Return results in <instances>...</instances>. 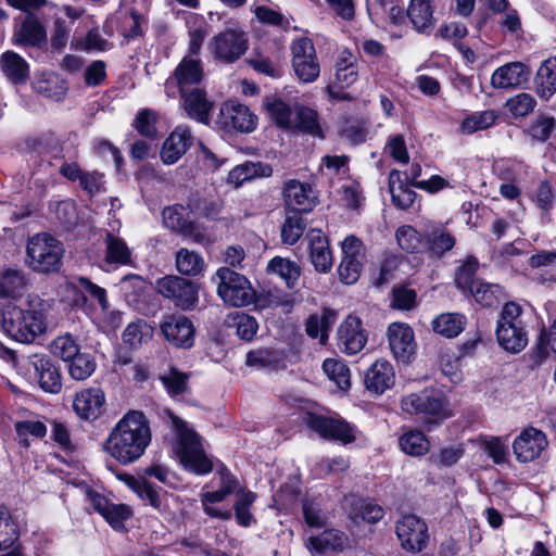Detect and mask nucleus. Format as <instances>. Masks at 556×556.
Segmentation results:
<instances>
[{"label": "nucleus", "mask_w": 556, "mask_h": 556, "mask_svg": "<svg viewBox=\"0 0 556 556\" xmlns=\"http://www.w3.org/2000/svg\"><path fill=\"white\" fill-rule=\"evenodd\" d=\"M346 535L339 530H326L317 536H311L307 540V547L317 553L328 551H342L345 546Z\"/></svg>", "instance_id": "58836bf2"}, {"label": "nucleus", "mask_w": 556, "mask_h": 556, "mask_svg": "<svg viewBox=\"0 0 556 556\" xmlns=\"http://www.w3.org/2000/svg\"><path fill=\"white\" fill-rule=\"evenodd\" d=\"M227 496H228V494L220 488L213 492L203 493L201 495V503H202L204 511L208 516L214 517V518H219V519H224V520L230 519L231 518L230 510L222 511L212 506V504H214V503L224 501Z\"/></svg>", "instance_id": "680f3d73"}, {"label": "nucleus", "mask_w": 556, "mask_h": 556, "mask_svg": "<svg viewBox=\"0 0 556 556\" xmlns=\"http://www.w3.org/2000/svg\"><path fill=\"white\" fill-rule=\"evenodd\" d=\"M160 380L172 396L184 394L188 390V375L176 368H170Z\"/></svg>", "instance_id": "052dcab7"}, {"label": "nucleus", "mask_w": 556, "mask_h": 556, "mask_svg": "<svg viewBox=\"0 0 556 556\" xmlns=\"http://www.w3.org/2000/svg\"><path fill=\"white\" fill-rule=\"evenodd\" d=\"M286 205L294 212H309L315 206V195L308 184L290 179L283 187Z\"/></svg>", "instance_id": "aec40b11"}, {"label": "nucleus", "mask_w": 556, "mask_h": 556, "mask_svg": "<svg viewBox=\"0 0 556 556\" xmlns=\"http://www.w3.org/2000/svg\"><path fill=\"white\" fill-rule=\"evenodd\" d=\"M345 505L349 507L350 517L355 522L366 521L376 523L384 515L383 508L380 505L354 495L345 498Z\"/></svg>", "instance_id": "c85d7f7f"}, {"label": "nucleus", "mask_w": 556, "mask_h": 556, "mask_svg": "<svg viewBox=\"0 0 556 556\" xmlns=\"http://www.w3.org/2000/svg\"><path fill=\"white\" fill-rule=\"evenodd\" d=\"M151 429L144 414L130 410L113 427L104 450L122 465L138 460L151 442Z\"/></svg>", "instance_id": "f257e3e1"}, {"label": "nucleus", "mask_w": 556, "mask_h": 556, "mask_svg": "<svg viewBox=\"0 0 556 556\" xmlns=\"http://www.w3.org/2000/svg\"><path fill=\"white\" fill-rule=\"evenodd\" d=\"M227 324L229 327H235L238 337L245 341H251L258 329L256 319L244 313L237 312L228 315Z\"/></svg>", "instance_id": "09e8293b"}, {"label": "nucleus", "mask_w": 556, "mask_h": 556, "mask_svg": "<svg viewBox=\"0 0 556 556\" xmlns=\"http://www.w3.org/2000/svg\"><path fill=\"white\" fill-rule=\"evenodd\" d=\"M155 123L156 113L150 109H143L138 113L134 121V127L140 135L152 138L156 134Z\"/></svg>", "instance_id": "69168bd1"}, {"label": "nucleus", "mask_w": 556, "mask_h": 556, "mask_svg": "<svg viewBox=\"0 0 556 556\" xmlns=\"http://www.w3.org/2000/svg\"><path fill=\"white\" fill-rule=\"evenodd\" d=\"M396 240L400 248L408 253L424 251L425 240L420 233L412 226H402L396 230Z\"/></svg>", "instance_id": "603ef678"}, {"label": "nucleus", "mask_w": 556, "mask_h": 556, "mask_svg": "<svg viewBox=\"0 0 556 556\" xmlns=\"http://www.w3.org/2000/svg\"><path fill=\"white\" fill-rule=\"evenodd\" d=\"M255 500L256 495L252 491H241L238 493L233 509L237 521L240 526L249 527L254 521V518L250 513V506Z\"/></svg>", "instance_id": "4d7b16f0"}, {"label": "nucleus", "mask_w": 556, "mask_h": 556, "mask_svg": "<svg viewBox=\"0 0 556 556\" xmlns=\"http://www.w3.org/2000/svg\"><path fill=\"white\" fill-rule=\"evenodd\" d=\"M216 277L218 279L217 293L226 304L239 307L252 303L254 291L243 275L228 267H220Z\"/></svg>", "instance_id": "423d86ee"}, {"label": "nucleus", "mask_w": 556, "mask_h": 556, "mask_svg": "<svg viewBox=\"0 0 556 556\" xmlns=\"http://www.w3.org/2000/svg\"><path fill=\"white\" fill-rule=\"evenodd\" d=\"M547 446L545 434L534 428L525 429L514 441V453L519 462H532Z\"/></svg>", "instance_id": "f3484780"}, {"label": "nucleus", "mask_w": 556, "mask_h": 556, "mask_svg": "<svg viewBox=\"0 0 556 556\" xmlns=\"http://www.w3.org/2000/svg\"><path fill=\"white\" fill-rule=\"evenodd\" d=\"M150 336L144 321L130 323L123 332V341L130 348H138Z\"/></svg>", "instance_id": "0e129e2a"}, {"label": "nucleus", "mask_w": 556, "mask_h": 556, "mask_svg": "<svg viewBox=\"0 0 556 556\" xmlns=\"http://www.w3.org/2000/svg\"><path fill=\"white\" fill-rule=\"evenodd\" d=\"M469 293L475 298L476 302L485 307L495 306L505 298L501 286L482 281Z\"/></svg>", "instance_id": "49530a36"}, {"label": "nucleus", "mask_w": 556, "mask_h": 556, "mask_svg": "<svg viewBox=\"0 0 556 556\" xmlns=\"http://www.w3.org/2000/svg\"><path fill=\"white\" fill-rule=\"evenodd\" d=\"M406 15L417 31H426L434 26L430 0H410Z\"/></svg>", "instance_id": "f704fd0d"}, {"label": "nucleus", "mask_w": 556, "mask_h": 556, "mask_svg": "<svg viewBox=\"0 0 556 556\" xmlns=\"http://www.w3.org/2000/svg\"><path fill=\"white\" fill-rule=\"evenodd\" d=\"M256 122L257 117L241 103L226 101L220 106L218 123L226 129L251 132L255 129Z\"/></svg>", "instance_id": "ddd939ff"}, {"label": "nucleus", "mask_w": 556, "mask_h": 556, "mask_svg": "<svg viewBox=\"0 0 556 556\" xmlns=\"http://www.w3.org/2000/svg\"><path fill=\"white\" fill-rule=\"evenodd\" d=\"M247 34L239 28H227L207 42V50L217 61L233 63L248 50Z\"/></svg>", "instance_id": "0eeeda50"}, {"label": "nucleus", "mask_w": 556, "mask_h": 556, "mask_svg": "<svg viewBox=\"0 0 556 556\" xmlns=\"http://www.w3.org/2000/svg\"><path fill=\"white\" fill-rule=\"evenodd\" d=\"M337 314L334 311L325 308L321 315H312L306 321V333L313 339H319V343L325 344L328 339V332L336 323Z\"/></svg>", "instance_id": "ea45409f"}, {"label": "nucleus", "mask_w": 556, "mask_h": 556, "mask_svg": "<svg viewBox=\"0 0 556 556\" xmlns=\"http://www.w3.org/2000/svg\"><path fill=\"white\" fill-rule=\"evenodd\" d=\"M293 129L323 137L318 114L313 109L298 105L293 117Z\"/></svg>", "instance_id": "c03bdc74"}, {"label": "nucleus", "mask_w": 556, "mask_h": 556, "mask_svg": "<svg viewBox=\"0 0 556 556\" xmlns=\"http://www.w3.org/2000/svg\"><path fill=\"white\" fill-rule=\"evenodd\" d=\"M388 341L393 356L400 362L407 363L415 354L414 331L406 324H391L388 328Z\"/></svg>", "instance_id": "dca6fc26"}, {"label": "nucleus", "mask_w": 556, "mask_h": 556, "mask_svg": "<svg viewBox=\"0 0 556 556\" xmlns=\"http://www.w3.org/2000/svg\"><path fill=\"white\" fill-rule=\"evenodd\" d=\"M323 370L341 390L350 388V369L343 362L327 358L323 363Z\"/></svg>", "instance_id": "3c124183"}, {"label": "nucleus", "mask_w": 556, "mask_h": 556, "mask_svg": "<svg viewBox=\"0 0 556 556\" xmlns=\"http://www.w3.org/2000/svg\"><path fill=\"white\" fill-rule=\"evenodd\" d=\"M182 108L189 117L208 124L210 113L214 103L207 98L205 90L191 88L180 91Z\"/></svg>", "instance_id": "6ab92c4d"}, {"label": "nucleus", "mask_w": 556, "mask_h": 556, "mask_svg": "<svg viewBox=\"0 0 556 556\" xmlns=\"http://www.w3.org/2000/svg\"><path fill=\"white\" fill-rule=\"evenodd\" d=\"M267 269L282 278L289 288L295 286L301 274L296 263L282 257H274L270 260Z\"/></svg>", "instance_id": "de8ad7c7"}, {"label": "nucleus", "mask_w": 556, "mask_h": 556, "mask_svg": "<svg viewBox=\"0 0 556 556\" xmlns=\"http://www.w3.org/2000/svg\"><path fill=\"white\" fill-rule=\"evenodd\" d=\"M12 41L16 46L40 48L47 41V33L38 17L29 13L15 29Z\"/></svg>", "instance_id": "412c9836"}, {"label": "nucleus", "mask_w": 556, "mask_h": 556, "mask_svg": "<svg viewBox=\"0 0 556 556\" xmlns=\"http://www.w3.org/2000/svg\"><path fill=\"white\" fill-rule=\"evenodd\" d=\"M401 450L412 456H421L429 451V441L417 430L405 432L399 440Z\"/></svg>", "instance_id": "8fccbe9b"}, {"label": "nucleus", "mask_w": 556, "mask_h": 556, "mask_svg": "<svg viewBox=\"0 0 556 556\" xmlns=\"http://www.w3.org/2000/svg\"><path fill=\"white\" fill-rule=\"evenodd\" d=\"M304 230L305 223L300 215H288L281 228L282 242L290 245L295 244Z\"/></svg>", "instance_id": "bf43d9fd"}, {"label": "nucleus", "mask_w": 556, "mask_h": 556, "mask_svg": "<svg viewBox=\"0 0 556 556\" xmlns=\"http://www.w3.org/2000/svg\"><path fill=\"white\" fill-rule=\"evenodd\" d=\"M556 125L554 117L539 116L530 126L529 134L539 141H545L551 136Z\"/></svg>", "instance_id": "774afa93"}, {"label": "nucleus", "mask_w": 556, "mask_h": 556, "mask_svg": "<svg viewBox=\"0 0 556 556\" xmlns=\"http://www.w3.org/2000/svg\"><path fill=\"white\" fill-rule=\"evenodd\" d=\"M175 262L177 270L185 276H198L205 266L204 260L199 253L185 248L177 251Z\"/></svg>", "instance_id": "37998d69"}, {"label": "nucleus", "mask_w": 556, "mask_h": 556, "mask_svg": "<svg viewBox=\"0 0 556 556\" xmlns=\"http://www.w3.org/2000/svg\"><path fill=\"white\" fill-rule=\"evenodd\" d=\"M263 108L266 110L269 118L276 126L282 129H293V110L282 99L276 96H266L262 102Z\"/></svg>", "instance_id": "2f4dec72"}, {"label": "nucleus", "mask_w": 556, "mask_h": 556, "mask_svg": "<svg viewBox=\"0 0 556 556\" xmlns=\"http://www.w3.org/2000/svg\"><path fill=\"white\" fill-rule=\"evenodd\" d=\"M425 249L431 257L440 258L451 251L455 243V237L445 228L434 227L425 232Z\"/></svg>", "instance_id": "7c9ffc66"}, {"label": "nucleus", "mask_w": 556, "mask_h": 556, "mask_svg": "<svg viewBox=\"0 0 556 556\" xmlns=\"http://www.w3.org/2000/svg\"><path fill=\"white\" fill-rule=\"evenodd\" d=\"M125 481L143 502L150 504L155 509H161L162 505L164 508H169L170 504L175 502L174 496L168 495L166 492H161L147 480L126 476Z\"/></svg>", "instance_id": "a878e982"}, {"label": "nucleus", "mask_w": 556, "mask_h": 556, "mask_svg": "<svg viewBox=\"0 0 556 556\" xmlns=\"http://www.w3.org/2000/svg\"><path fill=\"white\" fill-rule=\"evenodd\" d=\"M2 356L11 359L15 366L26 371L29 378L37 380L39 387L48 393H58L62 388L61 375L51 358L45 354L22 355L0 344Z\"/></svg>", "instance_id": "20e7f679"}, {"label": "nucleus", "mask_w": 556, "mask_h": 556, "mask_svg": "<svg viewBox=\"0 0 556 556\" xmlns=\"http://www.w3.org/2000/svg\"><path fill=\"white\" fill-rule=\"evenodd\" d=\"M306 239L311 262L315 269L319 273H328L332 267L333 258L327 237L318 229H311Z\"/></svg>", "instance_id": "4be33fe9"}, {"label": "nucleus", "mask_w": 556, "mask_h": 556, "mask_svg": "<svg viewBox=\"0 0 556 556\" xmlns=\"http://www.w3.org/2000/svg\"><path fill=\"white\" fill-rule=\"evenodd\" d=\"M203 77L201 62L198 59L185 56L176 67L173 79L179 87V91L190 89L191 85L199 84ZM172 78L167 79L169 83Z\"/></svg>", "instance_id": "c756f323"}, {"label": "nucleus", "mask_w": 556, "mask_h": 556, "mask_svg": "<svg viewBox=\"0 0 556 556\" xmlns=\"http://www.w3.org/2000/svg\"><path fill=\"white\" fill-rule=\"evenodd\" d=\"M395 534L401 547L409 553L424 551L429 541L427 523L413 514L404 515L396 521Z\"/></svg>", "instance_id": "1a4fd4ad"}, {"label": "nucleus", "mask_w": 556, "mask_h": 556, "mask_svg": "<svg viewBox=\"0 0 556 556\" xmlns=\"http://www.w3.org/2000/svg\"><path fill=\"white\" fill-rule=\"evenodd\" d=\"M509 112L516 117H522L530 114L534 106L535 100L529 93H519L509 99L506 103Z\"/></svg>", "instance_id": "338daca9"}, {"label": "nucleus", "mask_w": 556, "mask_h": 556, "mask_svg": "<svg viewBox=\"0 0 556 556\" xmlns=\"http://www.w3.org/2000/svg\"><path fill=\"white\" fill-rule=\"evenodd\" d=\"M496 338L501 346L513 353L523 350L528 342L526 331L518 324L497 326Z\"/></svg>", "instance_id": "72a5a7b5"}, {"label": "nucleus", "mask_w": 556, "mask_h": 556, "mask_svg": "<svg viewBox=\"0 0 556 556\" xmlns=\"http://www.w3.org/2000/svg\"><path fill=\"white\" fill-rule=\"evenodd\" d=\"M496 117V113L491 110L476 113L469 115L463 121L460 129L465 134H473L478 130L486 129L492 126L495 123Z\"/></svg>", "instance_id": "13d9d810"}, {"label": "nucleus", "mask_w": 556, "mask_h": 556, "mask_svg": "<svg viewBox=\"0 0 556 556\" xmlns=\"http://www.w3.org/2000/svg\"><path fill=\"white\" fill-rule=\"evenodd\" d=\"M72 288L79 294H74V304L77 307L86 306L88 298L97 301L102 311L109 308L106 291L85 277H74L71 280Z\"/></svg>", "instance_id": "bb28decb"}, {"label": "nucleus", "mask_w": 556, "mask_h": 556, "mask_svg": "<svg viewBox=\"0 0 556 556\" xmlns=\"http://www.w3.org/2000/svg\"><path fill=\"white\" fill-rule=\"evenodd\" d=\"M34 89L45 98L61 101L67 92V85L58 75L43 74L35 80Z\"/></svg>", "instance_id": "4c0bfd02"}, {"label": "nucleus", "mask_w": 556, "mask_h": 556, "mask_svg": "<svg viewBox=\"0 0 556 556\" xmlns=\"http://www.w3.org/2000/svg\"><path fill=\"white\" fill-rule=\"evenodd\" d=\"M393 366L386 359H377L365 372V387L375 394H382L394 384Z\"/></svg>", "instance_id": "b1692460"}, {"label": "nucleus", "mask_w": 556, "mask_h": 556, "mask_svg": "<svg viewBox=\"0 0 556 556\" xmlns=\"http://www.w3.org/2000/svg\"><path fill=\"white\" fill-rule=\"evenodd\" d=\"M15 431L24 446H28L27 435L43 438L47 433V427L39 420H24L15 424Z\"/></svg>", "instance_id": "e2e57ef3"}, {"label": "nucleus", "mask_w": 556, "mask_h": 556, "mask_svg": "<svg viewBox=\"0 0 556 556\" xmlns=\"http://www.w3.org/2000/svg\"><path fill=\"white\" fill-rule=\"evenodd\" d=\"M367 333L363 329L362 320L349 315L339 326L337 344L340 351L348 355L359 353L366 345Z\"/></svg>", "instance_id": "f8f14e48"}, {"label": "nucleus", "mask_w": 556, "mask_h": 556, "mask_svg": "<svg viewBox=\"0 0 556 556\" xmlns=\"http://www.w3.org/2000/svg\"><path fill=\"white\" fill-rule=\"evenodd\" d=\"M478 269V262L469 257L455 274L456 287L463 292H470L480 281L476 280L475 273Z\"/></svg>", "instance_id": "5fc2aeb1"}, {"label": "nucleus", "mask_w": 556, "mask_h": 556, "mask_svg": "<svg viewBox=\"0 0 556 556\" xmlns=\"http://www.w3.org/2000/svg\"><path fill=\"white\" fill-rule=\"evenodd\" d=\"M161 332L172 345L181 349H190L194 342V326L184 315H168L160 325Z\"/></svg>", "instance_id": "9b49d317"}, {"label": "nucleus", "mask_w": 556, "mask_h": 556, "mask_svg": "<svg viewBox=\"0 0 556 556\" xmlns=\"http://www.w3.org/2000/svg\"><path fill=\"white\" fill-rule=\"evenodd\" d=\"M27 286L25 274L18 269H7L0 275V298L18 299Z\"/></svg>", "instance_id": "e433bc0d"}, {"label": "nucleus", "mask_w": 556, "mask_h": 556, "mask_svg": "<svg viewBox=\"0 0 556 556\" xmlns=\"http://www.w3.org/2000/svg\"><path fill=\"white\" fill-rule=\"evenodd\" d=\"M167 422L177 438L175 452L184 467L197 475L212 471V463L205 456L200 435L189 425L169 410Z\"/></svg>", "instance_id": "f03ea898"}, {"label": "nucleus", "mask_w": 556, "mask_h": 556, "mask_svg": "<svg viewBox=\"0 0 556 556\" xmlns=\"http://www.w3.org/2000/svg\"><path fill=\"white\" fill-rule=\"evenodd\" d=\"M401 407L408 414L445 417L442 396L433 391L425 390L420 393H412L402 399Z\"/></svg>", "instance_id": "2eb2a0df"}, {"label": "nucleus", "mask_w": 556, "mask_h": 556, "mask_svg": "<svg viewBox=\"0 0 556 556\" xmlns=\"http://www.w3.org/2000/svg\"><path fill=\"white\" fill-rule=\"evenodd\" d=\"M51 352L64 362H70L77 356L80 352V348L71 333H65L56 337L51 342Z\"/></svg>", "instance_id": "864d4df0"}, {"label": "nucleus", "mask_w": 556, "mask_h": 556, "mask_svg": "<svg viewBox=\"0 0 556 556\" xmlns=\"http://www.w3.org/2000/svg\"><path fill=\"white\" fill-rule=\"evenodd\" d=\"M2 327L14 340L29 343L46 330L45 314L39 309L8 306L2 314Z\"/></svg>", "instance_id": "39448f33"}, {"label": "nucleus", "mask_w": 556, "mask_h": 556, "mask_svg": "<svg viewBox=\"0 0 556 556\" xmlns=\"http://www.w3.org/2000/svg\"><path fill=\"white\" fill-rule=\"evenodd\" d=\"M292 66L296 77L305 84L315 81L320 74L313 41L307 37L295 39L291 45Z\"/></svg>", "instance_id": "9d476101"}, {"label": "nucleus", "mask_w": 556, "mask_h": 556, "mask_svg": "<svg viewBox=\"0 0 556 556\" xmlns=\"http://www.w3.org/2000/svg\"><path fill=\"white\" fill-rule=\"evenodd\" d=\"M191 141L190 129L187 126H177L163 143L162 162L166 165L175 164L187 152Z\"/></svg>", "instance_id": "5701e85b"}, {"label": "nucleus", "mask_w": 556, "mask_h": 556, "mask_svg": "<svg viewBox=\"0 0 556 556\" xmlns=\"http://www.w3.org/2000/svg\"><path fill=\"white\" fill-rule=\"evenodd\" d=\"M105 404V394L101 388L92 387L78 391L73 401L75 413L85 420L97 419Z\"/></svg>", "instance_id": "a211bd4d"}, {"label": "nucleus", "mask_w": 556, "mask_h": 556, "mask_svg": "<svg viewBox=\"0 0 556 556\" xmlns=\"http://www.w3.org/2000/svg\"><path fill=\"white\" fill-rule=\"evenodd\" d=\"M156 291L182 311L193 309L199 301L198 283L175 275L157 279Z\"/></svg>", "instance_id": "6e6552de"}, {"label": "nucleus", "mask_w": 556, "mask_h": 556, "mask_svg": "<svg viewBox=\"0 0 556 556\" xmlns=\"http://www.w3.org/2000/svg\"><path fill=\"white\" fill-rule=\"evenodd\" d=\"M306 425L309 429L327 440H338L344 444L355 440L353 428L341 419L309 414L306 419Z\"/></svg>", "instance_id": "4468645a"}, {"label": "nucleus", "mask_w": 556, "mask_h": 556, "mask_svg": "<svg viewBox=\"0 0 556 556\" xmlns=\"http://www.w3.org/2000/svg\"><path fill=\"white\" fill-rule=\"evenodd\" d=\"M18 536L17 525L10 513L0 507V551H9L7 556H18Z\"/></svg>", "instance_id": "473e14b6"}, {"label": "nucleus", "mask_w": 556, "mask_h": 556, "mask_svg": "<svg viewBox=\"0 0 556 556\" xmlns=\"http://www.w3.org/2000/svg\"><path fill=\"white\" fill-rule=\"evenodd\" d=\"M530 72L523 63L511 62L495 70L491 84L497 89L515 88L527 81Z\"/></svg>", "instance_id": "393cba45"}, {"label": "nucleus", "mask_w": 556, "mask_h": 556, "mask_svg": "<svg viewBox=\"0 0 556 556\" xmlns=\"http://www.w3.org/2000/svg\"><path fill=\"white\" fill-rule=\"evenodd\" d=\"M534 84L541 98L548 99L556 92V59H547L541 64Z\"/></svg>", "instance_id": "c9c22d12"}, {"label": "nucleus", "mask_w": 556, "mask_h": 556, "mask_svg": "<svg viewBox=\"0 0 556 556\" xmlns=\"http://www.w3.org/2000/svg\"><path fill=\"white\" fill-rule=\"evenodd\" d=\"M465 326V317L460 314H441L432 321L433 330L446 338L458 336Z\"/></svg>", "instance_id": "a18cd8bd"}, {"label": "nucleus", "mask_w": 556, "mask_h": 556, "mask_svg": "<svg viewBox=\"0 0 556 556\" xmlns=\"http://www.w3.org/2000/svg\"><path fill=\"white\" fill-rule=\"evenodd\" d=\"M68 363L70 375L75 380H86L93 374L97 366L94 358L90 354L80 352Z\"/></svg>", "instance_id": "6e6d98bb"}, {"label": "nucleus", "mask_w": 556, "mask_h": 556, "mask_svg": "<svg viewBox=\"0 0 556 556\" xmlns=\"http://www.w3.org/2000/svg\"><path fill=\"white\" fill-rule=\"evenodd\" d=\"M0 71L14 85L25 84L30 74L29 64L18 53L8 50L0 55Z\"/></svg>", "instance_id": "cd10ccee"}, {"label": "nucleus", "mask_w": 556, "mask_h": 556, "mask_svg": "<svg viewBox=\"0 0 556 556\" xmlns=\"http://www.w3.org/2000/svg\"><path fill=\"white\" fill-rule=\"evenodd\" d=\"M108 264L127 265L131 262V252L127 243L110 232L105 236V256Z\"/></svg>", "instance_id": "79ce46f5"}, {"label": "nucleus", "mask_w": 556, "mask_h": 556, "mask_svg": "<svg viewBox=\"0 0 556 556\" xmlns=\"http://www.w3.org/2000/svg\"><path fill=\"white\" fill-rule=\"evenodd\" d=\"M64 253L62 241L47 232L36 233L27 240L25 265L40 275L58 274L63 266Z\"/></svg>", "instance_id": "7ed1b4c3"}, {"label": "nucleus", "mask_w": 556, "mask_h": 556, "mask_svg": "<svg viewBox=\"0 0 556 556\" xmlns=\"http://www.w3.org/2000/svg\"><path fill=\"white\" fill-rule=\"evenodd\" d=\"M273 173V169L267 164L260 162H245L232 168L229 173V181L237 186L242 185L244 181L251 180L255 177H268Z\"/></svg>", "instance_id": "a19ab883"}]
</instances>
